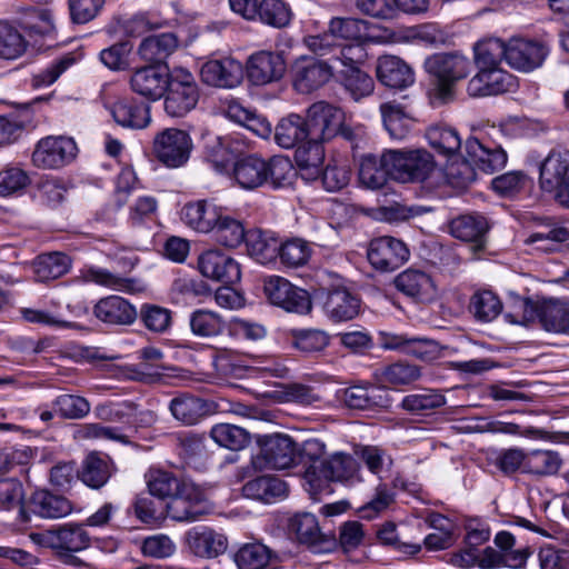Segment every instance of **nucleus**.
Returning <instances> with one entry per match:
<instances>
[{"label":"nucleus","mask_w":569,"mask_h":569,"mask_svg":"<svg viewBox=\"0 0 569 569\" xmlns=\"http://www.w3.org/2000/svg\"><path fill=\"white\" fill-rule=\"evenodd\" d=\"M423 66L430 77L429 96L439 104L453 101L457 84L472 71V62L457 52L433 53Z\"/></svg>","instance_id":"nucleus-1"},{"label":"nucleus","mask_w":569,"mask_h":569,"mask_svg":"<svg viewBox=\"0 0 569 569\" xmlns=\"http://www.w3.org/2000/svg\"><path fill=\"white\" fill-rule=\"evenodd\" d=\"M292 170L287 157L274 156L267 160L258 154H247L234 160L232 176L242 189L253 190L268 182L273 187L282 186Z\"/></svg>","instance_id":"nucleus-2"},{"label":"nucleus","mask_w":569,"mask_h":569,"mask_svg":"<svg viewBox=\"0 0 569 569\" xmlns=\"http://www.w3.org/2000/svg\"><path fill=\"white\" fill-rule=\"evenodd\" d=\"M303 479L306 489L315 497L330 493V481L353 486L362 480L358 460L352 455L341 451L322 460L319 467L311 465L305 471Z\"/></svg>","instance_id":"nucleus-3"},{"label":"nucleus","mask_w":569,"mask_h":569,"mask_svg":"<svg viewBox=\"0 0 569 569\" xmlns=\"http://www.w3.org/2000/svg\"><path fill=\"white\" fill-rule=\"evenodd\" d=\"M34 543L51 549L59 558L69 561L73 555L88 549L91 537L80 522L59 525L42 532L31 533Z\"/></svg>","instance_id":"nucleus-4"},{"label":"nucleus","mask_w":569,"mask_h":569,"mask_svg":"<svg viewBox=\"0 0 569 569\" xmlns=\"http://www.w3.org/2000/svg\"><path fill=\"white\" fill-rule=\"evenodd\" d=\"M385 160L391 163V178L402 183L423 182L436 168L433 156L423 149L386 150Z\"/></svg>","instance_id":"nucleus-5"},{"label":"nucleus","mask_w":569,"mask_h":569,"mask_svg":"<svg viewBox=\"0 0 569 569\" xmlns=\"http://www.w3.org/2000/svg\"><path fill=\"white\" fill-rule=\"evenodd\" d=\"M164 93V111L172 118L184 117L193 110L200 96L194 76L181 67L171 70V78Z\"/></svg>","instance_id":"nucleus-6"},{"label":"nucleus","mask_w":569,"mask_h":569,"mask_svg":"<svg viewBox=\"0 0 569 569\" xmlns=\"http://www.w3.org/2000/svg\"><path fill=\"white\" fill-rule=\"evenodd\" d=\"M193 142L190 134L178 128L158 132L152 142L154 158L170 169L183 167L190 159Z\"/></svg>","instance_id":"nucleus-7"},{"label":"nucleus","mask_w":569,"mask_h":569,"mask_svg":"<svg viewBox=\"0 0 569 569\" xmlns=\"http://www.w3.org/2000/svg\"><path fill=\"white\" fill-rule=\"evenodd\" d=\"M332 76L333 67L328 61L315 56H300L290 67L292 87L302 94L320 89L329 82Z\"/></svg>","instance_id":"nucleus-8"},{"label":"nucleus","mask_w":569,"mask_h":569,"mask_svg":"<svg viewBox=\"0 0 569 569\" xmlns=\"http://www.w3.org/2000/svg\"><path fill=\"white\" fill-rule=\"evenodd\" d=\"M343 111L326 101L312 103L307 109L306 130L312 141L325 142L338 136L342 126Z\"/></svg>","instance_id":"nucleus-9"},{"label":"nucleus","mask_w":569,"mask_h":569,"mask_svg":"<svg viewBox=\"0 0 569 569\" xmlns=\"http://www.w3.org/2000/svg\"><path fill=\"white\" fill-rule=\"evenodd\" d=\"M263 291L272 305L286 311L302 315L308 313L312 308L309 292L282 277L272 276L266 279Z\"/></svg>","instance_id":"nucleus-10"},{"label":"nucleus","mask_w":569,"mask_h":569,"mask_svg":"<svg viewBox=\"0 0 569 569\" xmlns=\"http://www.w3.org/2000/svg\"><path fill=\"white\" fill-rule=\"evenodd\" d=\"M169 499L167 513L174 521L193 522L207 513L204 493L193 482L183 483Z\"/></svg>","instance_id":"nucleus-11"},{"label":"nucleus","mask_w":569,"mask_h":569,"mask_svg":"<svg viewBox=\"0 0 569 569\" xmlns=\"http://www.w3.org/2000/svg\"><path fill=\"white\" fill-rule=\"evenodd\" d=\"M409 257L410 251L407 244L390 236L372 239L367 250L368 261L381 272H390L400 268Z\"/></svg>","instance_id":"nucleus-12"},{"label":"nucleus","mask_w":569,"mask_h":569,"mask_svg":"<svg viewBox=\"0 0 569 569\" xmlns=\"http://www.w3.org/2000/svg\"><path fill=\"white\" fill-rule=\"evenodd\" d=\"M77 154L73 139L59 136L42 138L32 152V163L40 169H58L70 163Z\"/></svg>","instance_id":"nucleus-13"},{"label":"nucleus","mask_w":569,"mask_h":569,"mask_svg":"<svg viewBox=\"0 0 569 569\" xmlns=\"http://www.w3.org/2000/svg\"><path fill=\"white\" fill-rule=\"evenodd\" d=\"M298 452V445L290 436L274 433L261 441L257 460L261 461L260 467L283 470L296 465Z\"/></svg>","instance_id":"nucleus-14"},{"label":"nucleus","mask_w":569,"mask_h":569,"mask_svg":"<svg viewBox=\"0 0 569 569\" xmlns=\"http://www.w3.org/2000/svg\"><path fill=\"white\" fill-rule=\"evenodd\" d=\"M549 53L546 42L513 37L507 42V63L520 71H531L540 67Z\"/></svg>","instance_id":"nucleus-15"},{"label":"nucleus","mask_w":569,"mask_h":569,"mask_svg":"<svg viewBox=\"0 0 569 569\" xmlns=\"http://www.w3.org/2000/svg\"><path fill=\"white\" fill-rule=\"evenodd\" d=\"M198 269L203 277L224 284H234L241 278L238 261L218 249L202 252L198 258Z\"/></svg>","instance_id":"nucleus-16"},{"label":"nucleus","mask_w":569,"mask_h":569,"mask_svg":"<svg viewBox=\"0 0 569 569\" xmlns=\"http://www.w3.org/2000/svg\"><path fill=\"white\" fill-rule=\"evenodd\" d=\"M289 531L316 552L329 551L337 543L333 535L321 532L316 516L309 512L295 515L289 521Z\"/></svg>","instance_id":"nucleus-17"},{"label":"nucleus","mask_w":569,"mask_h":569,"mask_svg":"<svg viewBox=\"0 0 569 569\" xmlns=\"http://www.w3.org/2000/svg\"><path fill=\"white\" fill-rule=\"evenodd\" d=\"M170 78L168 66H147L133 72L130 86L137 94L157 101L164 96Z\"/></svg>","instance_id":"nucleus-18"},{"label":"nucleus","mask_w":569,"mask_h":569,"mask_svg":"<svg viewBox=\"0 0 569 569\" xmlns=\"http://www.w3.org/2000/svg\"><path fill=\"white\" fill-rule=\"evenodd\" d=\"M184 541L189 551L202 559L217 558L228 548L227 537L207 526H198L188 530Z\"/></svg>","instance_id":"nucleus-19"},{"label":"nucleus","mask_w":569,"mask_h":569,"mask_svg":"<svg viewBox=\"0 0 569 569\" xmlns=\"http://www.w3.org/2000/svg\"><path fill=\"white\" fill-rule=\"evenodd\" d=\"M286 72V62L281 53L259 51L250 56L247 62L249 80L263 86L280 80Z\"/></svg>","instance_id":"nucleus-20"},{"label":"nucleus","mask_w":569,"mask_h":569,"mask_svg":"<svg viewBox=\"0 0 569 569\" xmlns=\"http://www.w3.org/2000/svg\"><path fill=\"white\" fill-rule=\"evenodd\" d=\"M393 283L398 291L419 303L433 302L438 297L432 278L418 269L410 268L400 272Z\"/></svg>","instance_id":"nucleus-21"},{"label":"nucleus","mask_w":569,"mask_h":569,"mask_svg":"<svg viewBox=\"0 0 569 569\" xmlns=\"http://www.w3.org/2000/svg\"><path fill=\"white\" fill-rule=\"evenodd\" d=\"M513 87V77L498 67L479 68L467 84L470 97L497 96L509 91Z\"/></svg>","instance_id":"nucleus-22"},{"label":"nucleus","mask_w":569,"mask_h":569,"mask_svg":"<svg viewBox=\"0 0 569 569\" xmlns=\"http://www.w3.org/2000/svg\"><path fill=\"white\" fill-rule=\"evenodd\" d=\"M200 76L208 86L231 89L241 83L243 68L232 58L209 60L201 67Z\"/></svg>","instance_id":"nucleus-23"},{"label":"nucleus","mask_w":569,"mask_h":569,"mask_svg":"<svg viewBox=\"0 0 569 569\" xmlns=\"http://www.w3.org/2000/svg\"><path fill=\"white\" fill-rule=\"evenodd\" d=\"M323 309L332 320L348 321L359 313L360 299L346 287H336L328 290Z\"/></svg>","instance_id":"nucleus-24"},{"label":"nucleus","mask_w":569,"mask_h":569,"mask_svg":"<svg viewBox=\"0 0 569 569\" xmlns=\"http://www.w3.org/2000/svg\"><path fill=\"white\" fill-rule=\"evenodd\" d=\"M377 77L382 84L393 89H405L415 82L412 69L396 56H382L378 59Z\"/></svg>","instance_id":"nucleus-25"},{"label":"nucleus","mask_w":569,"mask_h":569,"mask_svg":"<svg viewBox=\"0 0 569 569\" xmlns=\"http://www.w3.org/2000/svg\"><path fill=\"white\" fill-rule=\"evenodd\" d=\"M569 176V150L563 147L552 148L539 166V186L542 191L558 186Z\"/></svg>","instance_id":"nucleus-26"},{"label":"nucleus","mask_w":569,"mask_h":569,"mask_svg":"<svg viewBox=\"0 0 569 569\" xmlns=\"http://www.w3.org/2000/svg\"><path fill=\"white\" fill-rule=\"evenodd\" d=\"M94 315L106 323L120 326L133 323L138 316L134 306L119 296L100 299L94 306Z\"/></svg>","instance_id":"nucleus-27"},{"label":"nucleus","mask_w":569,"mask_h":569,"mask_svg":"<svg viewBox=\"0 0 569 569\" xmlns=\"http://www.w3.org/2000/svg\"><path fill=\"white\" fill-rule=\"evenodd\" d=\"M295 160L302 179L307 181L317 180L322 171L325 161L322 142L307 139L296 149Z\"/></svg>","instance_id":"nucleus-28"},{"label":"nucleus","mask_w":569,"mask_h":569,"mask_svg":"<svg viewBox=\"0 0 569 569\" xmlns=\"http://www.w3.org/2000/svg\"><path fill=\"white\" fill-rule=\"evenodd\" d=\"M114 471L113 463L108 456L98 452L89 453L82 461L78 478L92 489L102 488Z\"/></svg>","instance_id":"nucleus-29"},{"label":"nucleus","mask_w":569,"mask_h":569,"mask_svg":"<svg viewBox=\"0 0 569 569\" xmlns=\"http://www.w3.org/2000/svg\"><path fill=\"white\" fill-rule=\"evenodd\" d=\"M178 48V38L171 32L150 36L139 46V54L150 66H167L166 60Z\"/></svg>","instance_id":"nucleus-30"},{"label":"nucleus","mask_w":569,"mask_h":569,"mask_svg":"<svg viewBox=\"0 0 569 569\" xmlns=\"http://www.w3.org/2000/svg\"><path fill=\"white\" fill-rule=\"evenodd\" d=\"M221 213V208L209 201L199 200L183 207L182 220L197 231L212 232Z\"/></svg>","instance_id":"nucleus-31"},{"label":"nucleus","mask_w":569,"mask_h":569,"mask_svg":"<svg viewBox=\"0 0 569 569\" xmlns=\"http://www.w3.org/2000/svg\"><path fill=\"white\" fill-rule=\"evenodd\" d=\"M114 121L130 129H143L150 121V108L148 104L133 99H120L111 107Z\"/></svg>","instance_id":"nucleus-32"},{"label":"nucleus","mask_w":569,"mask_h":569,"mask_svg":"<svg viewBox=\"0 0 569 569\" xmlns=\"http://www.w3.org/2000/svg\"><path fill=\"white\" fill-rule=\"evenodd\" d=\"M30 508L37 516L46 519L63 518L73 511V505L69 499L44 489L32 493Z\"/></svg>","instance_id":"nucleus-33"},{"label":"nucleus","mask_w":569,"mask_h":569,"mask_svg":"<svg viewBox=\"0 0 569 569\" xmlns=\"http://www.w3.org/2000/svg\"><path fill=\"white\" fill-rule=\"evenodd\" d=\"M343 401L351 409L368 410L383 408L389 405L385 389L373 385L351 386L343 391Z\"/></svg>","instance_id":"nucleus-34"},{"label":"nucleus","mask_w":569,"mask_h":569,"mask_svg":"<svg viewBox=\"0 0 569 569\" xmlns=\"http://www.w3.org/2000/svg\"><path fill=\"white\" fill-rule=\"evenodd\" d=\"M466 153L476 169L485 173L502 169L507 163V153L501 148H487L477 139L466 141Z\"/></svg>","instance_id":"nucleus-35"},{"label":"nucleus","mask_w":569,"mask_h":569,"mask_svg":"<svg viewBox=\"0 0 569 569\" xmlns=\"http://www.w3.org/2000/svg\"><path fill=\"white\" fill-rule=\"evenodd\" d=\"M391 178V163L385 160V151L380 157L366 154L361 158L359 167V181L371 190H378L386 186Z\"/></svg>","instance_id":"nucleus-36"},{"label":"nucleus","mask_w":569,"mask_h":569,"mask_svg":"<svg viewBox=\"0 0 569 569\" xmlns=\"http://www.w3.org/2000/svg\"><path fill=\"white\" fill-rule=\"evenodd\" d=\"M242 492L247 498L271 503L284 498L288 487L283 480L277 477L261 476L246 482Z\"/></svg>","instance_id":"nucleus-37"},{"label":"nucleus","mask_w":569,"mask_h":569,"mask_svg":"<svg viewBox=\"0 0 569 569\" xmlns=\"http://www.w3.org/2000/svg\"><path fill=\"white\" fill-rule=\"evenodd\" d=\"M488 231V223L485 217L479 214H463L450 222L451 234L467 242H473L476 249L485 246V234Z\"/></svg>","instance_id":"nucleus-38"},{"label":"nucleus","mask_w":569,"mask_h":569,"mask_svg":"<svg viewBox=\"0 0 569 569\" xmlns=\"http://www.w3.org/2000/svg\"><path fill=\"white\" fill-rule=\"evenodd\" d=\"M169 408L172 416L187 426L198 423L210 411V406L206 400L188 393L173 398Z\"/></svg>","instance_id":"nucleus-39"},{"label":"nucleus","mask_w":569,"mask_h":569,"mask_svg":"<svg viewBox=\"0 0 569 569\" xmlns=\"http://www.w3.org/2000/svg\"><path fill=\"white\" fill-rule=\"evenodd\" d=\"M244 242L248 253L259 263L272 262L278 257L280 241L270 232L259 229L249 230Z\"/></svg>","instance_id":"nucleus-40"},{"label":"nucleus","mask_w":569,"mask_h":569,"mask_svg":"<svg viewBox=\"0 0 569 569\" xmlns=\"http://www.w3.org/2000/svg\"><path fill=\"white\" fill-rule=\"evenodd\" d=\"M277 556L268 546L254 541L242 545L233 560L239 569H267Z\"/></svg>","instance_id":"nucleus-41"},{"label":"nucleus","mask_w":569,"mask_h":569,"mask_svg":"<svg viewBox=\"0 0 569 569\" xmlns=\"http://www.w3.org/2000/svg\"><path fill=\"white\" fill-rule=\"evenodd\" d=\"M426 139L429 146L443 156H455L461 148V138L457 129L443 124H431L426 130Z\"/></svg>","instance_id":"nucleus-42"},{"label":"nucleus","mask_w":569,"mask_h":569,"mask_svg":"<svg viewBox=\"0 0 569 569\" xmlns=\"http://www.w3.org/2000/svg\"><path fill=\"white\" fill-rule=\"evenodd\" d=\"M306 127V121L301 116L295 113L289 114L287 118L281 119L276 127V142L284 149H290L298 143H303L309 139Z\"/></svg>","instance_id":"nucleus-43"},{"label":"nucleus","mask_w":569,"mask_h":569,"mask_svg":"<svg viewBox=\"0 0 569 569\" xmlns=\"http://www.w3.org/2000/svg\"><path fill=\"white\" fill-rule=\"evenodd\" d=\"M539 319L546 330L569 335V299L548 301L541 308Z\"/></svg>","instance_id":"nucleus-44"},{"label":"nucleus","mask_w":569,"mask_h":569,"mask_svg":"<svg viewBox=\"0 0 569 569\" xmlns=\"http://www.w3.org/2000/svg\"><path fill=\"white\" fill-rule=\"evenodd\" d=\"M380 112L386 130L393 139H403L410 131L411 119L405 108L396 101L380 104Z\"/></svg>","instance_id":"nucleus-45"},{"label":"nucleus","mask_w":569,"mask_h":569,"mask_svg":"<svg viewBox=\"0 0 569 569\" xmlns=\"http://www.w3.org/2000/svg\"><path fill=\"white\" fill-rule=\"evenodd\" d=\"M70 263V258L61 252L41 254L33 263L36 279L40 282L58 279L68 272Z\"/></svg>","instance_id":"nucleus-46"},{"label":"nucleus","mask_w":569,"mask_h":569,"mask_svg":"<svg viewBox=\"0 0 569 569\" xmlns=\"http://www.w3.org/2000/svg\"><path fill=\"white\" fill-rule=\"evenodd\" d=\"M212 232L214 240L227 248L239 247L246 241L248 233L242 221L229 214H224L223 212Z\"/></svg>","instance_id":"nucleus-47"},{"label":"nucleus","mask_w":569,"mask_h":569,"mask_svg":"<svg viewBox=\"0 0 569 569\" xmlns=\"http://www.w3.org/2000/svg\"><path fill=\"white\" fill-rule=\"evenodd\" d=\"M445 405L446 397L436 389H422L406 396L401 401V408L415 415H427Z\"/></svg>","instance_id":"nucleus-48"},{"label":"nucleus","mask_w":569,"mask_h":569,"mask_svg":"<svg viewBox=\"0 0 569 569\" xmlns=\"http://www.w3.org/2000/svg\"><path fill=\"white\" fill-rule=\"evenodd\" d=\"M338 73L342 87L353 100L359 101L373 92L375 81L361 68H342Z\"/></svg>","instance_id":"nucleus-49"},{"label":"nucleus","mask_w":569,"mask_h":569,"mask_svg":"<svg viewBox=\"0 0 569 569\" xmlns=\"http://www.w3.org/2000/svg\"><path fill=\"white\" fill-rule=\"evenodd\" d=\"M146 480L149 493L159 499L172 497L187 482L172 472L162 469H150L146 473Z\"/></svg>","instance_id":"nucleus-50"},{"label":"nucleus","mask_w":569,"mask_h":569,"mask_svg":"<svg viewBox=\"0 0 569 569\" xmlns=\"http://www.w3.org/2000/svg\"><path fill=\"white\" fill-rule=\"evenodd\" d=\"M257 19L272 28H284L292 19V11L282 0H261L257 8Z\"/></svg>","instance_id":"nucleus-51"},{"label":"nucleus","mask_w":569,"mask_h":569,"mask_svg":"<svg viewBox=\"0 0 569 569\" xmlns=\"http://www.w3.org/2000/svg\"><path fill=\"white\" fill-rule=\"evenodd\" d=\"M211 439L220 447L229 450H241L250 443L249 432L230 423H218L210 430Z\"/></svg>","instance_id":"nucleus-52"},{"label":"nucleus","mask_w":569,"mask_h":569,"mask_svg":"<svg viewBox=\"0 0 569 569\" xmlns=\"http://www.w3.org/2000/svg\"><path fill=\"white\" fill-rule=\"evenodd\" d=\"M189 323L192 333L201 338L217 337L226 329L222 318L218 313L206 309L194 310L190 315Z\"/></svg>","instance_id":"nucleus-53"},{"label":"nucleus","mask_w":569,"mask_h":569,"mask_svg":"<svg viewBox=\"0 0 569 569\" xmlns=\"http://www.w3.org/2000/svg\"><path fill=\"white\" fill-rule=\"evenodd\" d=\"M562 465L558 452L551 450H532L527 452L526 473L535 476H553Z\"/></svg>","instance_id":"nucleus-54"},{"label":"nucleus","mask_w":569,"mask_h":569,"mask_svg":"<svg viewBox=\"0 0 569 569\" xmlns=\"http://www.w3.org/2000/svg\"><path fill=\"white\" fill-rule=\"evenodd\" d=\"M469 310L477 320L489 322L500 315L502 303L498 296L492 291L481 290L472 295L469 303Z\"/></svg>","instance_id":"nucleus-55"},{"label":"nucleus","mask_w":569,"mask_h":569,"mask_svg":"<svg viewBox=\"0 0 569 569\" xmlns=\"http://www.w3.org/2000/svg\"><path fill=\"white\" fill-rule=\"evenodd\" d=\"M502 59L507 61V42L498 38L485 39L475 46L478 68L498 67Z\"/></svg>","instance_id":"nucleus-56"},{"label":"nucleus","mask_w":569,"mask_h":569,"mask_svg":"<svg viewBox=\"0 0 569 569\" xmlns=\"http://www.w3.org/2000/svg\"><path fill=\"white\" fill-rule=\"evenodd\" d=\"M447 182L456 189L468 188L477 178V169L468 154L447 163L445 169Z\"/></svg>","instance_id":"nucleus-57"},{"label":"nucleus","mask_w":569,"mask_h":569,"mask_svg":"<svg viewBox=\"0 0 569 569\" xmlns=\"http://www.w3.org/2000/svg\"><path fill=\"white\" fill-rule=\"evenodd\" d=\"M81 278L84 282H94L112 290L131 292L134 289L133 279L112 273L102 268H88L82 271Z\"/></svg>","instance_id":"nucleus-58"},{"label":"nucleus","mask_w":569,"mask_h":569,"mask_svg":"<svg viewBox=\"0 0 569 569\" xmlns=\"http://www.w3.org/2000/svg\"><path fill=\"white\" fill-rule=\"evenodd\" d=\"M28 42L21 32L7 22H0V58L14 60L27 50Z\"/></svg>","instance_id":"nucleus-59"},{"label":"nucleus","mask_w":569,"mask_h":569,"mask_svg":"<svg viewBox=\"0 0 569 569\" xmlns=\"http://www.w3.org/2000/svg\"><path fill=\"white\" fill-rule=\"evenodd\" d=\"M420 377L421 371L418 366L402 361L385 366L379 373L380 380L391 386H407Z\"/></svg>","instance_id":"nucleus-60"},{"label":"nucleus","mask_w":569,"mask_h":569,"mask_svg":"<svg viewBox=\"0 0 569 569\" xmlns=\"http://www.w3.org/2000/svg\"><path fill=\"white\" fill-rule=\"evenodd\" d=\"M278 257L288 267H301L309 261L311 248L306 240L292 238L284 242H279Z\"/></svg>","instance_id":"nucleus-61"},{"label":"nucleus","mask_w":569,"mask_h":569,"mask_svg":"<svg viewBox=\"0 0 569 569\" xmlns=\"http://www.w3.org/2000/svg\"><path fill=\"white\" fill-rule=\"evenodd\" d=\"M52 407L61 418L77 420L90 412V402L78 395H60L52 401Z\"/></svg>","instance_id":"nucleus-62"},{"label":"nucleus","mask_w":569,"mask_h":569,"mask_svg":"<svg viewBox=\"0 0 569 569\" xmlns=\"http://www.w3.org/2000/svg\"><path fill=\"white\" fill-rule=\"evenodd\" d=\"M292 337L293 346L307 353L322 351L329 343V336L317 329L293 330Z\"/></svg>","instance_id":"nucleus-63"},{"label":"nucleus","mask_w":569,"mask_h":569,"mask_svg":"<svg viewBox=\"0 0 569 569\" xmlns=\"http://www.w3.org/2000/svg\"><path fill=\"white\" fill-rule=\"evenodd\" d=\"M206 157L218 171L226 170L233 160L229 140L218 136L210 137L206 143Z\"/></svg>","instance_id":"nucleus-64"}]
</instances>
